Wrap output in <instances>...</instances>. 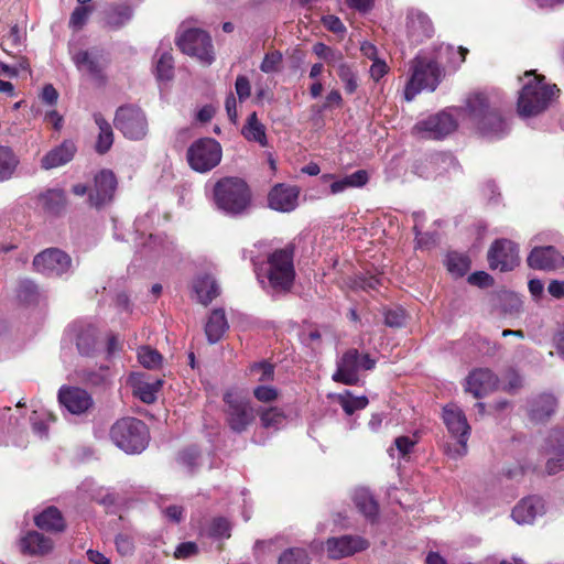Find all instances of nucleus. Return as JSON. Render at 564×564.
Returning <instances> with one entry per match:
<instances>
[{
    "label": "nucleus",
    "mask_w": 564,
    "mask_h": 564,
    "mask_svg": "<svg viewBox=\"0 0 564 564\" xmlns=\"http://www.w3.org/2000/svg\"><path fill=\"white\" fill-rule=\"evenodd\" d=\"M228 328L225 312L221 308L214 310L208 317L205 333L210 344L217 343Z\"/></svg>",
    "instance_id": "2f4dec72"
},
{
    "label": "nucleus",
    "mask_w": 564,
    "mask_h": 564,
    "mask_svg": "<svg viewBox=\"0 0 564 564\" xmlns=\"http://www.w3.org/2000/svg\"><path fill=\"white\" fill-rule=\"evenodd\" d=\"M352 500L359 512L367 519L373 521L377 518L379 510L378 503L368 489H356L352 495Z\"/></svg>",
    "instance_id": "7c9ffc66"
},
{
    "label": "nucleus",
    "mask_w": 564,
    "mask_h": 564,
    "mask_svg": "<svg viewBox=\"0 0 564 564\" xmlns=\"http://www.w3.org/2000/svg\"><path fill=\"white\" fill-rule=\"evenodd\" d=\"M221 156V145L213 138L196 140L186 153L188 165L198 173L212 171L220 163Z\"/></svg>",
    "instance_id": "6e6552de"
},
{
    "label": "nucleus",
    "mask_w": 564,
    "mask_h": 564,
    "mask_svg": "<svg viewBox=\"0 0 564 564\" xmlns=\"http://www.w3.org/2000/svg\"><path fill=\"white\" fill-rule=\"evenodd\" d=\"M115 127L130 140H141L148 133L144 112L134 106L120 107L115 116Z\"/></svg>",
    "instance_id": "9d476101"
},
{
    "label": "nucleus",
    "mask_w": 564,
    "mask_h": 564,
    "mask_svg": "<svg viewBox=\"0 0 564 564\" xmlns=\"http://www.w3.org/2000/svg\"><path fill=\"white\" fill-rule=\"evenodd\" d=\"M491 269L511 271L519 264V251L514 242L508 239L497 240L488 252Z\"/></svg>",
    "instance_id": "4468645a"
},
{
    "label": "nucleus",
    "mask_w": 564,
    "mask_h": 564,
    "mask_svg": "<svg viewBox=\"0 0 564 564\" xmlns=\"http://www.w3.org/2000/svg\"><path fill=\"white\" fill-rule=\"evenodd\" d=\"M242 134L248 141L258 142L261 147L268 144L265 127L259 121L256 112L248 117Z\"/></svg>",
    "instance_id": "c9c22d12"
},
{
    "label": "nucleus",
    "mask_w": 564,
    "mask_h": 564,
    "mask_svg": "<svg viewBox=\"0 0 564 564\" xmlns=\"http://www.w3.org/2000/svg\"><path fill=\"white\" fill-rule=\"evenodd\" d=\"M214 202L224 213L240 215L250 206V189L241 178L225 177L214 186Z\"/></svg>",
    "instance_id": "7ed1b4c3"
},
{
    "label": "nucleus",
    "mask_w": 564,
    "mask_h": 564,
    "mask_svg": "<svg viewBox=\"0 0 564 564\" xmlns=\"http://www.w3.org/2000/svg\"><path fill=\"white\" fill-rule=\"evenodd\" d=\"M68 332L75 339L80 355L88 356L94 351L97 343V330L94 326L88 324H75Z\"/></svg>",
    "instance_id": "c85d7f7f"
},
{
    "label": "nucleus",
    "mask_w": 564,
    "mask_h": 564,
    "mask_svg": "<svg viewBox=\"0 0 564 564\" xmlns=\"http://www.w3.org/2000/svg\"><path fill=\"white\" fill-rule=\"evenodd\" d=\"M411 76L404 88V99L412 101L422 90H435L441 82L438 61L419 54L410 65Z\"/></svg>",
    "instance_id": "39448f33"
},
{
    "label": "nucleus",
    "mask_w": 564,
    "mask_h": 564,
    "mask_svg": "<svg viewBox=\"0 0 564 564\" xmlns=\"http://www.w3.org/2000/svg\"><path fill=\"white\" fill-rule=\"evenodd\" d=\"M54 421L55 416L46 410L33 411L31 415L33 431L41 437L47 435L48 425Z\"/></svg>",
    "instance_id": "49530a36"
},
{
    "label": "nucleus",
    "mask_w": 564,
    "mask_h": 564,
    "mask_svg": "<svg viewBox=\"0 0 564 564\" xmlns=\"http://www.w3.org/2000/svg\"><path fill=\"white\" fill-rule=\"evenodd\" d=\"M93 12L91 7L78 6L74 9L70 18H69V26L79 30L87 22L90 13Z\"/></svg>",
    "instance_id": "4d7b16f0"
},
{
    "label": "nucleus",
    "mask_w": 564,
    "mask_h": 564,
    "mask_svg": "<svg viewBox=\"0 0 564 564\" xmlns=\"http://www.w3.org/2000/svg\"><path fill=\"white\" fill-rule=\"evenodd\" d=\"M284 413L278 408H270L260 413L261 424L265 429L276 431L285 423Z\"/></svg>",
    "instance_id": "a18cd8bd"
},
{
    "label": "nucleus",
    "mask_w": 564,
    "mask_h": 564,
    "mask_svg": "<svg viewBox=\"0 0 564 564\" xmlns=\"http://www.w3.org/2000/svg\"><path fill=\"white\" fill-rule=\"evenodd\" d=\"M227 404V421L235 432H243L254 420V411L250 403L234 392L224 397Z\"/></svg>",
    "instance_id": "f8f14e48"
},
{
    "label": "nucleus",
    "mask_w": 564,
    "mask_h": 564,
    "mask_svg": "<svg viewBox=\"0 0 564 564\" xmlns=\"http://www.w3.org/2000/svg\"><path fill=\"white\" fill-rule=\"evenodd\" d=\"M313 52L321 58L325 59L328 64L336 66L343 59L341 54L333 51L323 43H316L313 46Z\"/></svg>",
    "instance_id": "bf43d9fd"
},
{
    "label": "nucleus",
    "mask_w": 564,
    "mask_h": 564,
    "mask_svg": "<svg viewBox=\"0 0 564 564\" xmlns=\"http://www.w3.org/2000/svg\"><path fill=\"white\" fill-rule=\"evenodd\" d=\"M299 196L300 189L297 186L276 184L268 195V203L270 208L276 212L290 213L297 207Z\"/></svg>",
    "instance_id": "aec40b11"
},
{
    "label": "nucleus",
    "mask_w": 564,
    "mask_h": 564,
    "mask_svg": "<svg viewBox=\"0 0 564 564\" xmlns=\"http://www.w3.org/2000/svg\"><path fill=\"white\" fill-rule=\"evenodd\" d=\"M282 63V54L279 51H273L264 55L260 64V69L263 73L270 74L278 72Z\"/></svg>",
    "instance_id": "13d9d810"
},
{
    "label": "nucleus",
    "mask_w": 564,
    "mask_h": 564,
    "mask_svg": "<svg viewBox=\"0 0 564 564\" xmlns=\"http://www.w3.org/2000/svg\"><path fill=\"white\" fill-rule=\"evenodd\" d=\"M544 513V500L538 496H530L516 505L511 517L519 524H531L538 517H541Z\"/></svg>",
    "instance_id": "5701e85b"
},
{
    "label": "nucleus",
    "mask_w": 564,
    "mask_h": 564,
    "mask_svg": "<svg viewBox=\"0 0 564 564\" xmlns=\"http://www.w3.org/2000/svg\"><path fill=\"white\" fill-rule=\"evenodd\" d=\"M466 54L467 50L462 46L456 50L452 45L441 44L437 48L435 59L438 61V65L444 63L456 68L464 63Z\"/></svg>",
    "instance_id": "f704fd0d"
},
{
    "label": "nucleus",
    "mask_w": 564,
    "mask_h": 564,
    "mask_svg": "<svg viewBox=\"0 0 564 564\" xmlns=\"http://www.w3.org/2000/svg\"><path fill=\"white\" fill-rule=\"evenodd\" d=\"M53 541L36 531H30L20 540V549L23 554L31 556H44L53 551Z\"/></svg>",
    "instance_id": "b1692460"
},
{
    "label": "nucleus",
    "mask_w": 564,
    "mask_h": 564,
    "mask_svg": "<svg viewBox=\"0 0 564 564\" xmlns=\"http://www.w3.org/2000/svg\"><path fill=\"white\" fill-rule=\"evenodd\" d=\"M78 378L86 384L102 386L109 382L111 371L107 366L94 369H82L77 372Z\"/></svg>",
    "instance_id": "58836bf2"
},
{
    "label": "nucleus",
    "mask_w": 564,
    "mask_h": 564,
    "mask_svg": "<svg viewBox=\"0 0 564 564\" xmlns=\"http://www.w3.org/2000/svg\"><path fill=\"white\" fill-rule=\"evenodd\" d=\"M235 89L240 101H243L247 98H249L251 94V86L249 79L243 75L238 76L235 83Z\"/></svg>",
    "instance_id": "338daca9"
},
{
    "label": "nucleus",
    "mask_w": 564,
    "mask_h": 564,
    "mask_svg": "<svg viewBox=\"0 0 564 564\" xmlns=\"http://www.w3.org/2000/svg\"><path fill=\"white\" fill-rule=\"evenodd\" d=\"M110 437L116 446L127 454L143 452L150 440L147 425L134 417L117 421L110 430Z\"/></svg>",
    "instance_id": "423d86ee"
},
{
    "label": "nucleus",
    "mask_w": 564,
    "mask_h": 564,
    "mask_svg": "<svg viewBox=\"0 0 564 564\" xmlns=\"http://www.w3.org/2000/svg\"><path fill=\"white\" fill-rule=\"evenodd\" d=\"M39 205L51 214H57L65 205V194L62 189H48L39 196Z\"/></svg>",
    "instance_id": "4c0bfd02"
},
{
    "label": "nucleus",
    "mask_w": 564,
    "mask_h": 564,
    "mask_svg": "<svg viewBox=\"0 0 564 564\" xmlns=\"http://www.w3.org/2000/svg\"><path fill=\"white\" fill-rule=\"evenodd\" d=\"M368 182V174L364 170L356 171L340 180H336L330 184V193L336 195L345 192L350 187H360Z\"/></svg>",
    "instance_id": "e433bc0d"
},
{
    "label": "nucleus",
    "mask_w": 564,
    "mask_h": 564,
    "mask_svg": "<svg viewBox=\"0 0 564 564\" xmlns=\"http://www.w3.org/2000/svg\"><path fill=\"white\" fill-rule=\"evenodd\" d=\"M325 547L329 558L339 560L365 551L369 542L360 535H341L327 539Z\"/></svg>",
    "instance_id": "2eb2a0df"
},
{
    "label": "nucleus",
    "mask_w": 564,
    "mask_h": 564,
    "mask_svg": "<svg viewBox=\"0 0 564 564\" xmlns=\"http://www.w3.org/2000/svg\"><path fill=\"white\" fill-rule=\"evenodd\" d=\"M177 46L183 53L196 57L205 65L212 64L215 58L209 34L199 29L183 31L177 37Z\"/></svg>",
    "instance_id": "1a4fd4ad"
},
{
    "label": "nucleus",
    "mask_w": 564,
    "mask_h": 564,
    "mask_svg": "<svg viewBox=\"0 0 564 564\" xmlns=\"http://www.w3.org/2000/svg\"><path fill=\"white\" fill-rule=\"evenodd\" d=\"M251 373L259 381H267L273 378V367L270 364H258L251 368Z\"/></svg>",
    "instance_id": "0e129e2a"
},
{
    "label": "nucleus",
    "mask_w": 564,
    "mask_h": 564,
    "mask_svg": "<svg viewBox=\"0 0 564 564\" xmlns=\"http://www.w3.org/2000/svg\"><path fill=\"white\" fill-rule=\"evenodd\" d=\"M253 394L256 399L260 402H272L274 401L279 393L278 390L270 386H259L253 390Z\"/></svg>",
    "instance_id": "052dcab7"
},
{
    "label": "nucleus",
    "mask_w": 564,
    "mask_h": 564,
    "mask_svg": "<svg viewBox=\"0 0 564 564\" xmlns=\"http://www.w3.org/2000/svg\"><path fill=\"white\" fill-rule=\"evenodd\" d=\"M446 267L452 275L460 278L468 272L470 260L466 254L449 252L446 258Z\"/></svg>",
    "instance_id": "a19ab883"
},
{
    "label": "nucleus",
    "mask_w": 564,
    "mask_h": 564,
    "mask_svg": "<svg viewBox=\"0 0 564 564\" xmlns=\"http://www.w3.org/2000/svg\"><path fill=\"white\" fill-rule=\"evenodd\" d=\"M35 524L46 531L61 532L65 528L64 519L59 510L55 507H48L34 518Z\"/></svg>",
    "instance_id": "72a5a7b5"
},
{
    "label": "nucleus",
    "mask_w": 564,
    "mask_h": 564,
    "mask_svg": "<svg viewBox=\"0 0 564 564\" xmlns=\"http://www.w3.org/2000/svg\"><path fill=\"white\" fill-rule=\"evenodd\" d=\"M19 160L10 148L0 147V180H9L18 166Z\"/></svg>",
    "instance_id": "37998d69"
},
{
    "label": "nucleus",
    "mask_w": 564,
    "mask_h": 564,
    "mask_svg": "<svg viewBox=\"0 0 564 564\" xmlns=\"http://www.w3.org/2000/svg\"><path fill=\"white\" fill-rule=\"evenodd\" d=\"M469 436H456L457 442L452 444L447 443L444 446V453L451 458V459H459L464 457L467 454V441Z\"/></svg>",
    "instance_id": "5fc2aeb1"
},
{
    "label": "nucleus",
    "mask_w": 564,
    "mask_h": 564,
    "mask_svg": "<svg viewBox=\"0 0 564 564\" xmlns=\"http://www.w3.org/2000/svg\"><path fill=\"white\" fill-rule=\"evenodd\" d=\"M466 107L464 109H454L455 113L441 111L419 121L414 128V133L424 139H442L452 133L458 119L466 120Z\"/></svg>",
    "instance_id": "0eeeda50"
},
{
    "label": "nucleus",
    "mask_w": 564,
    "mask_h": 564,
    "mask_svg": "<svg viewBox=\"0 0 564 564\" xmlns=\"http://www.w3.org/2000/svg\"><path fill=\"white\" fill-rule=\"evenodd\" d=\"M57 399L59 404L74 415L87 412L94 404L91 395L85 389L72 386L61 387Z\"/></svg>",
    "instance_id": "dca6fc26"
},
{
    "label": "nucleus",
    "mask_w": 564,
    "mask_h": 564,
    "mask_svg": "<svg viewBox=\"0 0 564 564\" xmlns=\"http://www.w3.org/2000/svg\"><path fill=\"white\" fill-rule=\"evenodd\" d=\"M132 17V11L127 6H115L106 13V24L112 29L124 25Z\"/></svg>",
    "instance_id": "79ce46f5"
},
{
    "label": "nucleus",
    "mask_w": 564,
    "mask_h": 564,
    "mask_svg": "<svg viewBox=\"0 0 564 564\" xmlns=\"http://www.w3.org/2000/svg\"><path fill=\"white\" fill-rule=\"evenodd\" d=\"M76 145L70 140H65L59 145L50 150L42 159H41V167L43 170H52L59 167L74 158L76 153Z\"/></svg>",
    "instance_id": "393cba45"
},
{
    "label": "nucleus",
    "mask_w": 564,
    "mask_h": 564,
    "mask_svg": "<svg viewBox=\"0 0 564 564\" xmlns=\"http://www.w3.org/2000/svg\"><path fill=\"white\" fill-rule=\"evenodd\" d=\"M525 76L529 79L518 98V112L521 117L529 118L545 110L558 89L555 85H546L531 72L525 73Z\"/></svg>",
    "instance_id": "20e7f679"
},
{
    "label": "nucleus",
    "mask_w": 564,
    "mask_h": 564,
    "mask_svg": "<svg viewBox=\"0 0 564 564\" xmlns=\"http://www.w3.org/2000/svg\"><path fill=\"white\" fill-rule=\"evenodd\" d=\"M499 380L489 369H476L466 379V391L481 398L497 389Z\"/></svg>",
    "instance_id": "4be33fe9"
},
{
    "label": "nucleus",
    "mask_w": 564,
    "mask_h": 564,
    "mask_svg": "<svg viewBox=\"0 0 564 564\" xmlns=\"http://www.w3.org/2000/svg\"><path fill=\"white\" fill-rule=\"evenodd\" d=\"M337 74L340 80L344 83L345 90L348 94H354L358 87L356 73L352 67L341 61L337 65Z\"/></svg>",
    "instance_id": "de8ad7c7"
},
{
    "label": "nucleus",
    "mask_w": 564,
    "mask_h": 564,
    "mask_svg": "<svg viewBox=\"0 0 564 564\" xmlns=\"http://www.w3.org/2000/svg\"><path fill=\"white\" fill-rule=\"evenodd\" d=\"M231 525L225 518H216L208 528V534L216 539H228L230 536Z\"/></svg>",
    "instance_id": "6e6d98bb"
},
{
    "label": "nucleus",
    "mask_w": 564,
    "mask_h": 564,
    "mask_svg": "<svg viewBox=\"0 0 564 564\" xmlns=\"http://www.w3.org/2000/svg\"><path fill=\"white\" fill-rule=\"evenodd\" d=\"M117 188V178L112 171L101 170L95 175L94 186L89 191V203L95 207H101L113 198Z\"/></svg>",
    "instance_id": "a211bd4d"
},
{
    "label": "nucleus",
    "mask_w": 564,
    "mask_h": 564,
    "mask_svg": "<svg viewBox=\"0 0 564 564\" xmlns=\"http://www.w3.org/2000/svg\"><path fill=\"white\" fill-rule=\"evenodd\" d=\"M545 449L547 454L564 455V427L551 431L546 438Z\"/></svg>",
    "instance_id": "8fccbe9b"
},
{
    "label": "nucleus",
    "mask_w": 564,
    "mask_h": 564,
    "mask_svg": "<svg viewBox=\"0 0 564 564\" xmlns=\"http://www.w3.org/2000/svg\"><path fill=\"white\" fill-rule=\"evenodd\" d=\"M33 265L42 274L59 276L70 269L72 259L64 251L50 248L35 256Z\"/></svg>",
    "instance_id": "ddd939ff"
},
{
    "label": "nucleus",
    "mask_w": 564,
    "mask_h": 564,
    "mask_svg": "<svg viewBox=\"0 0 564 564\" xmlns=\"http://www.w3.org/2000/svg\"><path fill=\"white\" fill-rule=\"evenodd\" d=\"M556 398L551 393H542L528 403V414L533 422H543L549 419L556 410Z\"/></svg>",
    "instance_id": "bb28decb"
},
{
    "label": "nucleus",
    "mask_w": 564,
    "mask_h": 564,
    "mask_svg": "<svg viewBox=\"0 0 564 564\" xmlns=\"http://www.w3.org/2000/svg\"><path fill=\"white\" fill-rule=\"evenodd\" d=\"M40 296L37 286L30 280H22L18 288V297L24 303H33Z\"/></svg>",
    "instance_id": "864d4df0"
},
{
    "label": "nucleus",
    "mask_w": 564,
    "mask_h": 564,
    "mask_svg": "<svg viewBox=\"0 0 564 564\" xmlns=\"http://www.w3.org/2000/svg\"><path fill=\"white\" fill-rule=\"evenodd\" d=\"M388 72L389 66L382 58L373 61L369 69L370 77L376 82L381 79Z\"/></svg>",
    "instance_id": "774afa93"
},
{
    "label": "nucleus",
    "mask_w": 564,
    "mask_h": 564,
    "mask_svg": "<svg viewBox=\"0 0 564 564\" xmlns=\"http://www.w3.org/2000/svg\"><path fill=\"white\" fill-rule=\"evenodd\" d=\"M94 121L98 127V135L95 150L99 154L107 153L113 144V131L111 124L104 118L101 113H94Z\"/></svg>",
    "instance_id": "c756f323"
},
{
    "label": "nucleus",
    "mask_w": 564,
    "mask_h": 564,
    "mask_svg": "<svg viewBox=\"0 0 564 564\" xmlns=\"http://www.w3.org/2000/svg\"><path fill=\"white\" fill-rule=\"evenodd\" d=\"M375 365L376 361L369 355H359L356 349H350L338 362L333 379L345 384H355L358 382V371L370 370Z\"/></svg>",
    "instance_id": "9b49d317"
},
{
    "label": "nucleus",
    "mask_w": 564,
    "mask_h": 564,
    "mask_svg": "<svg viewBox=\"0 0 564 564\" xmlns=\"http://www.w3.org/2000/svg\"><path fill=\"white\" fill-rule=\"evenodd\" d=\"M466 120L488 138H500L509 127L501 116L489 109L484 94H475L466 101Z\"/></svg>",
    "instance_id": "f03ea898"
},
{
    "label": "nucleus",
    "mask_w": 564,
    "mask_h": 564,
    "mask_svg": "<svg viewBox=\"0 0 564 564\" xmlns=\"http://www.w3.org/2000/svg\"><path fill=\"white\" fill-rule=\"evenodd\" d=\"M278 564H312L306 549L290 547L281 553Z\"/></svg>",
    "instance_id": "c03bdc74"
},
{
    "label": "nucleus",
    "mask_w": 564,
    "mask_h": 564,
    "mask_svg": "<svg viewBox=\"0 0 564 564\" xmlns=\"http://www.w3.org/2000/svg\"><path fill=\"white\" fill-rule=\"evenodd\" d=\"M528 264L535 270L551 271L564 267V257L554 247H535L528 257Z\"/></svg>",
    "instance_id": "412c9836"
},
{
    "label": "nucleus",
    "mask_w": 564,
    "mask_h": 564,
    "mask_svg": "<svg viewBox=\"0 0 564 564\" xmlns=\"http://www.w3.org/2000/svg\"><path fill=\"white\" fill-rule=\"evenodd\" d=\"M173 57L172 54L167 51L162 52L159 55L155 65V74L159 80H170L173 76Z\"/></svg>",
    "instance_id": "09e8293b"
},
{
    "label": "nucleus",
    "mask_w": 564,
    "mask_h": 564,
    "mask_svg": "<svg viewBox=\"0 0 564 564\" xmlns=\"http://www.w3.org/2000/svg\"><path fill=\"white\" fill-rule=\"evenodd\" d=\"M130 383L134 395L144 403H153L162 388L163 381L161 379L149 380L143 375H132Z\"/></svg>",
    "instance_id": "cd10ccee"
},
{
    "label": "nucleus",
    "mask_w": 564,
    "mask_h": 564,
    "mask_svg": "<svg viewBox=\"0 0 564 564\" xmlns=\"http://www.w3.org/2000/svg\"><path fill=\"white\" fill-rule=\"evenodd\" d=\"M322 21H323L324 26L328 31H330L335 34H344L346 32V28H345L344 23L336 15H333V14L325 15V17H323Z\"/></svg>",
    "instance_id": "e2e57ef3"
},
{
    "label": "nucleus",
    "mask_w": 564,
    "mask_h": 564,
    "mask_svg": "<svg viewBox=\"0 0 564 564\" xmlns=\"http://www.w3.org/2000/svg\"><path fill=\"white\" fill-rule=\"evenodd\" d=\"M443 421L448 433L453 436H469L470 426L465 413L456 404H448L443 409Z\"/></svg>",
    "instance_id": "a878e982"
},
{
    "label": "nucleus",
    "mask_w": 564,
    "mask_h": 564,
    "mask_svg": "<svg viewBox=\"0 0 564 564\" xmlns=\"http://www.w3.org/2000/svg\"><path fill=\"white\" fill-rule=\"evenodd\" d=\"M256 271L261 283L265 278L270 288L274 291H288L295 276L293 248L285 247L275 250L268 257L267 262L261 265L256 264Z\"/></svg>",
    "instance_id": "f257e3e1"
},
{
    "label": "nucleus",
    "mask_w": 564,
    "mask_h": 564,
    "mask_svg": "<svg viewBox=\"0 0 564 564\" xmlns=\"http://www.w3.org/2000/svg\"><path fill=\"white\" fill-rule=\"evenodd\" d=\"M337 402L340 404L346 414L351 415L357 410L365 409L369 401L367 397L359 395L355 397L350 391L346 390L343 393L337 394Z\"/></svg>",
    "instance_id": "ea45409f"
},
{
    "label": "nucleus",
    "mask_w": 564,
    "mask_h": 564,
    "mask_svg": "<svg viewBox=\"0 0 564 564\" xmlns=\"http://www.w3.org/2000/svg\"><path fill=\"white\" fill-rule=\"evenodd\" d=\"M384 323L389 327H401L405 323V312L402 308L388 311L384 316Z\"/></svg>",
    "instance_id": "680f3d73"
},
{
    "label": "nucleus",
    "mask_w": 564,
    "mask_h": 564,
    "mask_svg": "<svg viewBox=\"0 0 564 564\" xmlns=\"http://www.w3.org/2000/svg\"><path fill=\"white\" fill-rule=\"evenodd\" d=\"M138 359L143 367L154 369L161 365L163 358L158 350L142 346L138 350Z\"/></svg>",
    "instance_id": "3c124183"
},
{
    "label": "nucleus",
    "mask_w": 564,
    "mask_h": 564,
    "mask_svg": "<svg viewBox=\"0 0 564 564\" xmlns=\"http://www.w3.org/2000/svg\"><path fill=\"white\" fill-rule=\"evenodd\" d=\"M193 290L199 303L207 305L219 294L215 279L209 275L199 276L194 281Z\"/></svg>",
    "instance_id": "473e14b6"
},
{
    "label": "nucleus",
    "mask_w": 564,
    "mask_h": 564,
    "mask_svg": "<svg viewBox=\"0 0 564 564\" xmlns=\"http://www.w3.org/2000/svg\"><path fill=\"white\" fill-rule=\"evenodd\" d=\"M198 547L194 542H183L174 551V556L178 560H186L195 555Z\"/></svg>",
    "instance_id": "69168bd1"
},
{
    "label": "nucleus",
    "mask_w": 564,
    "mask_h": 564,
    "mask_svg": "<svg viewBox=\"0 0 564 564\" xmlns=\"http://www.w3.org/2000/svg\"><path fill=\"white\" fill-rule=\"evenodd\" d=\"M416 444V440L414 437L409 436H399L394 441V446L389 448V455L394 458L401 457L405 458L413 449Z\"/></svg>",
    "instance_id": "603ef678"
},
{
    "label": "nucleus",
    "mask_w": 564,
    "mask_h": 564,
    "mask_svg": "<svg viewBox=\"0 0 564 564\" xmlns=\"http://www.w3.org/2000/svg\"><path fill=\"white\" fill-rule=\"evenodd\" d=\"M72 61L76 68L94 80L104 79L105 59L98 51H75L69 48Z\"/></svg>",
    "instance_id": "f3484780"
},
{
    "label": "nucleus",
    "mask_w": 564,
    "mask_h": 564,
    "mask_svg": "<svg viewBox=\"0 0 564 564\" xmlns=\"http://www.w3.org/2000/svg\"><path fill=\"white\" fill-rule=\"evenodd\" d=\"M434 28L430 18L417 9H409L405 15V35L412 43L430 39Z\"/></svg>",
    "instance_id": "6ab92c4d"
}]
</instances>
